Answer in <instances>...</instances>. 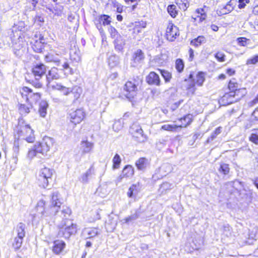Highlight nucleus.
Wrapping results in <instances>:
<instances>
[{"mask_svg":"<svg viewBox=\"0 0 258 258\" xmlns=\"http://www.w3.org/2000/svg\"><path fill=\"white\" fill-rule=\"evenodd\" d=\"M221 130L222 127L221 126L216 128L212 135V137L213 138H215L218 135L220 134L221 133Z\"/></svg>","mask_w":258,"mask_h":258,"instance_id":"5fc2aeb1","label":"nucleus"},{"mask_svg":"<svg viewBox=\"0 0 258 258\" xmlns=\"http://www.w3.org/2000/svg\"><path fill=\"white\" fill-rule=\"evenodd\" d=\"M256 232H253V231H251L250 232H249L248 233V238L254 240H256Z\"/></svg>","mask_w":258,"mask_h":258,"instance_id":"bf43d9fd","label":"nucleus"},{"mask_svg":"<svg viewBox=\"0 0 258 258\" xmlns=\"http://www.w3.org/2000/svg\"><path fill=\"white\" fill-rule=\"evenodd\" d=\"M179 128L177 124H166L161 126V130L167 132H175Z\"/></svg>","mask_w":258,"mask_h":258,"instance_id":"e433bc0d","label":"nucleus"},{"mask_svg":"<svg viewBox=\"0 0 258 258\" xmlns=\"http://www.w3.org/2000/svg\"><path fill=\"white\" fill-rule=\"evenodd\" d=\"M53 173L52 169L44 167L40 170L37 177V183L41 188H45L53 180Z\"/></svg>","mask_w":258,"mask_h":258,"instance_id":"6e6552de","label":"nucleus"},{"mask_svg":"<svg viewBox=\"0 0 258 258\" xmlns=\"http://www.w3.org/2000/svg\"><path fill=\"white\" fill-rule=\"evenodd\" d=\"M78 229V226L75 223H72L67 226L62 225L58 226V235L65 239H69L71 236L75 235Z\"/></svg>","mask_w":258,"mask_h":258,"instance_id":"f8f14e48","label":"nucleus"},{"mask_svg":"<svg viewBox=\"0 0 258 258\" xmlns=\"http://www.w3.org/2000/svg\"><path fill=\"white\" fill-rule=\"evenodd\" d=\"M111 5L113 8L116 9L117 13H121L123 11V6L116 1H111Z\"/></svg>","mask_w":258,"mask_h":258,"instance_id":"37998d69","label":"nucleus"},{"mask_svg":"<svg viewBox=\"0 0 258 258\" xmlns=\"http://www.w3.org/2000/svg\"><path fill=\"white\" fill-rule=\"evenodd\" d=\"M179 128H186L190 125L194 120V115L192 113H187L177 119Z\"/></svg>","mask_w":258,"mask_h":258,"instance_id":"f3484780","label":"nucleus"},{"mask_svg":"<svg viewBox=\"0 0 258 258\" xmlns=\"http://www.w3.org/2000/svg\"><path fill=\"white\" fill-rule=\"evenodd\" d=\"M93 147L94 144L87 140H82L81 142V153L83 155L90 153L92 151Z\"/></svg>","mask_w":258,"mask_h":258,"instance_id":"b1692460","label":"nucleus"},{"mask_svg":"<svg viewBox=\"0 0 258 258\" xmlns=\"http://www.w3.org/2000/svg\"><path fill=\"white\" fill-rule=\"evenodd\" d=\"M149 164V160L145 157L139 158L135 162V166L138 170L143 171L146 169Z\"/></svg>","mask_w":258,"mask_h":258,"instance_id":"393cba45","label":"nucleus"},{"mask_svg":"<svg viewBox=\"0 0 258 258\" xmlns=\"http://www.w3.org/2000/svg\"><path fill=\"white\" fill-rule=\"evenodd\" d=\"M62 69L63 70L65 71L66 70H67L68 69H70V74L72 75L74 73V71L72 69L70 68L69 64L68 62H64L62 66Z\"/></svg>","mask_w":258,"mask_h":258,"instance_id":"4d7b16f0","label":"nucleus"},{"mask_svg":"<svg viewBox=\"0 0 258 258\" xmlns=\"http://www.w3.org/2000/svg\"><path fill=\"white\" fill-rule=\"evenodd\" d=\"M249 3V0H238V8L240 9L245 7L247 4Z\"/></svg>","mask_w":258,"mask_h":258,"instance_id":"603ef678","label":"nucleus"},{"mask_svg":"<svg viewBox=\"0 0 258 258\" xmlns=\"http://www.w3.org/2000/svg\"><path fill=\"white\" fill-rule=\"evenodd\" d=\"M86 117V112L83 107L71 109L68 113L67 116V119L74 126L80 124Z\"/></svg>","mask_w":258,"mask_h":258,"instance_id":"0eeeda50","label":"nucleus"},{"mask_svg":"<svg viewBox=\"0 0 258 258\" xmlns=\"http://www.w3.org/2000/svg\"><path fill=\"white\" fill-rule=\"evenodd\" d=\"M175 3L183 11H185L189 6L188 0H175Z\"/></svg>","mask_w":258,"mask_h":258,"instance_id":"58836bf2","label":"nucleus"},{"mask_svg":"<svg viewBox=\"0 0 258 258\" xmlns=\"http://www.w3.org/2000/svg\"><path fill=\"white\" fill-rule=\"evenodd\" d=\"M28 82L36 89H40L43 87V84L41 82L38 81L35 82L33 81H28Z\"/></svg>","mask_w":258,"mask_h":258,"instance_id":"8fccbe9b","label":"nucleus"},{"mask_svg":"<svg viewBox=\"0 0 258 258\" xmlns=\"http://www.w3.org/2000/svg\"><path fill=\"white\" fill-rule=\"evenodd\" d=\"M226 78V76L223 73L219 74L217 77V79L219 80H224Z\"/></svg>","mask_w":258,"mask_h":258,"instance_id":"052dcab7","label":"nucleus"},{"mask_svg":"<svg viewBox=\"0 0 258 258\" xmlns=\"http://www.w3.org/2000/svg\"><path fill=\"white\" fill-rule=\"evenodd\" d=\"M226 86L228 91L218 99L220 105L227 106L236 103L245 97L247 94L246 88L243 87L236 78H231L227 81Z\"/></svg>","mask_w":258,"mask_h":258,"instance_id":"f257e3e1","label":"nucleus"},{"mask_svg":"<svg viewBox=\"0 0 258 258\" xmlns=\"http://www.w3.org/2000/svg\"><path fill=\"white\" fill-rule=\"evenodd\" d=\"M252 116L254 120L258 121V106L254 110Z\"/></svg>","mask_w":258,"mask_h":258,"instance_id":"13d9d810","label":"nucleus"},{"mask_svg":"<svg viewBox=\"0 0 258 258\" xmlns=\"http://www.w3.org/2000/svg\"><path fill=\"white\" fill-rule=\"evenodd\" d=\"M180 35L178 27L175 25L172 21H168L166 24L164 37L169 41L172 42Z\"/></svg>","mask_w":258,"mask_h":258,"instance_id":"9d476101","label":"nucleus"},{"mask_svg":"<svg viewBox=\"0 0 258 258\" xmlns=\"http://www.w3.org/2000/svg\"><path fill=\"white\" fill-rule=\"evenodd\" d=\"M18 92L21 98L26 103H29L30 104H37L42 99L41 93L34 92L31 88L28 86L20 87Z\"/></svg>","mask_w":258,"mask_h":258,"instance_id":"423d86ee","label":"nucleus"},{"mask_svg":"<svg viewBox=\"0 0 258 258\" xmlns=\"http://www.w3.org/2000/svg\"><path fill=\"white\" fill-rule=\"evenodd\" d=\"M14 132L18 137H23L27 143H33L36 140L34 131L22 117L18 119Z\"/></svg>","mask_w":258,"mask_h":258,"instance_id":"7ed1b4c3","label":"nucleus"},{"mask_svg":"<svg viewBox=\"0 0 258 258\" xmlns=\"http://www.w3.org/2000/svg\"><path fill=\"white\" fill-rule=\"evenodd\" d=\"M236 41L239 46L245 47L249 43V39L245 37H239Z\"/></svg>","mask_w":258,"mask_h":258,"instance_id":"a18cd8bd","label":"nucleus"},{"mask_svg":"<svg viewBox=\"0 0 258 258\" xmlns=\"http://www.w3.org/2000/svg\"><path fill=\"white\" fill-rule=\"evenodd\" d=\"M25 225L20 222L16 227L17 236L14 239L12 246L15 250H18L22 246L23 238L25 236Z\"/></svg>","mask_w":258,"mask_h":258,"instance_id":"9b49d317","label":"nucleus"},{"mask_svg":"<svg viewBox=\"0 0 258 258\" xmlns=\"http://www.w3.org/2000/svg\"><path fill=\"white\" fill-rule=\"evenodd\" d=\"M225 73L228 77H231L236 74V71L233 68H229L226 69Z\"/></svg>","mask_w":258,"mask_h":258,"instance_id":"864d4df0","label":"nucleus"},{"mask_svg":"<svg viewBox=\"0 0 258 258\" xmlns=\"http://www.w3.org/2000/svg\"><path fill=\"white\" fill-rule=\"evenodd\" d=\"M158 71L160 73L161 76L164 79L165 82L168 83L170 81L172 78V74L171 73L166 70L160 69H158Z\"/></svg>","mask_w":258,"mask_h":258,"instance_id":"4c0bfd02","label":"nucleus"},{"mask_svg":"<svg viewBox=\"0 0 258 258\" xmlns=\"http://www.w3.org/2000/svg\"><path fill=\"white\" fill-rule=\"evenodd\" d=\"M34 104H30L29 103H24L23 100H18L17 105L18 110L21 116H25L29 114Z\"/></svg>","mask_w":258,"mask_h":258,"instance_id":"412c9836","label":"nucleus"},{"mask_svg":"<svg viewBox=\"0 0 258 258\" xmlns=\"http://www.w3.org/2000/svg\"><path fill=\"white\" fill-rule=\"evenodd\" d=\"M183 99H180L173 103H172L171 105V109L172 110L174 111L175 110H176V109H177L179 106H180V105L183 103Z\"/></svg>","mask_w":258,"mask_h":258,"instance_id":"3c124183","label":"nucleus"},{"mask_svg":"<svg viewBox=\"0 0 258 258\" xmlns=\"http://www.w3.org/2000/svg\"><path fill=\"white\" fill-rule=\"evenodd\" d=\"M195 75L194 72H190L188 76V80H190L192 82L188 85L186 87V95L188 97L192 96L196 94L197 90L196 86L201 87L203 85L205 81V73L203 72H198L196 74V79L194 80V77Z\"/></svg>","mask_w":258,"mask_h":258,"instance_id":"39448f33","label":"nucleus"},{"mask_svg":"<svg viewBox=\"0 0 258 258\" xmlns=\"http://www.w3.org/2000/svg\"><path fill=\"white\" fill-rule=\"evenodd\" d=\"M31 47L36 52H42L44 46V38L43 35L40 33H36L33 40L31 42Z\"/></svg>","mask_w":258,"mask_h":258,"instance_id":"ddd939ff","label":"nucleus"},{"mask_svg":"<svg viewBox=\"0 0 258 258\" xmlns=\"http://www.w3.org/2000/svg\"><path fill=\"white\" fill-rule=\"evenodd\" d=\"M214 57L219 62H223L226 60V55L221 51H217L214 54Z\"/></svg>","mask_w":258,"mask_h":258,"instance_id":"79ce46f5","label":"nucleus"},{"mask_svg":"<svg viewBox=\"0 0 258 258\" xmlns=\"http://www.w3.org/2000/svg\"><path fill=\"white\" fill-rule=\"evenodd\" d=\"M144 58V53L143 51L140 50H137L134 54V59L135 60H141Z\"/></svg>","mask_w":258,"mask_h":258,"instance_id":"de8ad7c7","label":"nucleus"},{"mask_svg":"<svg viewBox=\"0 0 258 258\" xmlns=\"http://www.w3.org/2000/svg\"><path fill=\"white\" fill-rule=\"evenodd\" d=\"M53 245L51 248L52 252L56 255L61 254L66 247V242L60 239H56L53 241Z\"/></svg>","mask_w":258,"mask_h":258,"instance_id":"6ab92c4d","label":"nucleus"},{"mask_svg":"<svg viewBox=\"0 0 258 258\" xmlns=\"http://www.w3.org/2000/svg\"><path fill=\"white\" fill-rule=\"evenodd\" d=\"M252 102L254 104L258 103V93L255 97L253 99Z\"/></svg>","mask_w":258,"mask_h":258,"instance_id":"774afa93","label":"nucleus"},{"mask_svg":"<svg viewBox=\"0 0 258 258\" xmlns=\"http://www.w3.org/2000/svg\"><path fill=\"white\" fill-rule=\"evenodd\" d=\"M135 174V169L132 165H126L122 169L121 174L118 176V181H121L123 179H128L132 177Z\"/></svg>","mask_w":258,"mask_h":258,"instance_id":"a211bd4d","label":"nucleus"},{"mask_svg":"<svg viewBox=\"0 0 258 258\" xmlns=\"http://www.w3.org/2000/svg\"><path fill=\"white\" fill-rule=\"evenodd\" d=\"M110 37L114 39V43H117L120 40H122V37L116 29L113 26H110L108 29Z\"/></svg>","mask_w":258,"mask_h":258,"instance_id":"cd10ccee","label":"nucleus"},{"mask_svg":"<svg viewBox=\"0 0 258 258\" xmlns=\"http://www.w3.org/2000/svg\"><path fill=\"white\" fill-rule=\"evenodd\" d=\"M61 209V213L63 217L70 216L72 213L70 208L67 206L63 205Z\"/></svg>","mask_w":258,"mask_h":258,"instance_id":"49530a36","label":"nucleus"},{"mask_svg":"<svg viewBox=\"0 0 258 258\" xmlns=\"http://www.w3.org/2000/svg\"><path fill=\"white\" fill-rule=\"evenodd\" d=\"M90 171H89V172L87 171V172H86L85 174H83V175L82 176L83 179L85 181H87L88 177L90 175Z\"/></svg>","mask_w":258,"mask_h":258,"instance_id":"680f3d73","label":"nucleus"},{"mask_svg":"<svg viewBox=\"0 0 258 258\" xmlns=\"http://www.w3.org/2000/svg\"><path fill=\"white\" fill-rule=\"evenodd\" d=\"M206 41V37L203 35H200L192 39L190 41V44L195 46L198 47L201 45L203 43Z\"/></svg>","mask_w":258,"mask_h":258,"instance_id":"2f4dec72","label":"nucleus"},{"mask_svg":"<svg viewBox=\"0 0 258 258\" xmlns=\"http://www.w3.org/2000/svg\"><path fill=\"white\" fill-rule=\"evenodd\" d=\"M211 28L213 31L217 32L219 30V27L215 24H212L211 25Z\"/></svg>","mask_w":258,"mask_h":258,"instance_id":"e2e57ef3","label":"nucleus"},{"mask_svg":"<svg viewBox=\"0 0 258 258\" xmlns=\"http://www.w3.org/2000/svg\"><path fill=\"white\" fill-rule=\"evenodd\" d=\"M252 131L248 137V140L254 145H258V128H253Z\"/></svg>","mask_w":258,"mask_h":258,"instance_id":"72a5a7b5","label":"nucleus"},{"mask_svg":"<svg viewBox=\"0 0 258 258\" xmlns=\"http://www.w3.org/2000/svg\"><path fill=\"white\" fill-rule=\"evenodd\" d=\"M70 59L72 63L79 62L81 60L80 55L75 51L70 53Z\"/></svg>","mask_w":258,"mask_h":258,"instance_id":"c03bdc74","label":"nucleus"},{"mask_svg":"<svg viewBox=\"0 0 258 258\" xmlns=\"http://www.w3.org/2000/svg\"><path fill=\"white\" fill-rule=\"evenodd\" d=\"M39 102L38 112L41 117H44L47 113V109L48 108V104L45 100H41Z\"/></svg>","mask_w":258,"mask_h":258,"instance_id":"c85d7f7f","label":"nucleus"},{"mask_svg":"<svg viewBox=\"0 0 258 258\" xmlns=\"http://www.w3.org/2000/svg\"><path fill=\"white\" fill-rule=\"evenodd\" d=\"M63 206V203L61 202L59 195L57 192L53 193L51 196L50 204L49 210L51 213L53 214H57Z\"/></svg>","mask_w":258,"mask_h":258,"instance_id":"4468645a","label":"nucleus"},{"mask_svg":"<svg viewBox=\"0 0 258 258\" xmlns=\"http://www.w3.org/2000/svg\"><path fill=\"white\" fill-rule=\"evenodd\" d=\"M116 20L119 22H121L123 20V17L121 15H117L116 16Z\"/></svg>","mask_w":258,"mask_h":258,"instance_id":"338daca9","label":"nucleus"},{"mask_svg":"<svg viewBox=\"0 0 258 258\" xmlns=\"http://www.w3.org/2000/svg\"><path fill=\"white\" fill-rule=\"evenodd\" d=\"M145 21H137L130 24L129 31L131 32V37L134 39L140 40L144 36L143 30L147 27Z\"/></svg>","mask_w":258,"mask_h":258,"instance_id":"1a4fd4ad","label":"nucleus"},{"mask_svg":"<svg viewBox=\"0 0 258 258\" xmlns=\"http://www.w3.org/2000/svg\"><path fill=\"white\" fill-rule=\"evenodd\" d=\"M258 62V55H255L246 60V64L247 65L255 64Z\"/></svg>","mask_w":258,"mask_h":258,"instance_id":"09e8293b","label":"nucleus"},{"mask_svg":"<svg viewBox=\"0 0 258 258\" xmlns=\"http://www.w3.org/2000/svg\"><path fill=\"white\" fill-rule=\"evenodd\" d=\"M253 183L255 185V186L257 188V189H258V177L255 178L253 180Z\"/></svg>","mask_w":258,"mask_h":258,"instance_id":"69168bd1","label":"nucleus"},{"mask_svg":"<svg viewBox=\"0 0 258 258\" xmlns=\"http://www.w3.org/2000/svg\"><path fill=\"white\" fill-rule=\"evenodd\" d=\"M125 3L129 5L127 8L131 12L134 11L137 8L141 0H123Z\"/></svg>","mask_w":258,"mask_h":258,"instance_id":"7c9ffc66","label":"nucleus"},{"mask_svg":"<svg viewBox=\"0 0 258 258\" xmlns=\"http://www.w3.org/2000/svg\"><path fill=\"white\" fill-rule=\"evenodd\" d=\"M95 25L98 27L110 25L111 23V18L108 15L102 14L96 17L94 20Z\"/></svg>","mask_w":258,"mask_h":258,"instance_id":"aec40b11","label":"nucleus"},{"mask_svg":"<svg viewBox=\"0 0 258 258\" xmlns=\"http://www.w3.org/2000/svg\"><path fill=\"white\" fill-rule=\"evenodd\" d=\"M146 82L150 85L160 86L161 80L159 75L154 72H150L146 78Z\"/></svg>","mask_w":258,"mask_h":258,"instance_id":"5701e85b","label":"nucleus"},{"mask_svg":"<svg viewBox=\"0 0 258 258\" xmlns=\"http://www.w3.org/2000/svg\"><path fill=\"white\" fill-rule=\"evenodd\" d=\"M196 16L193 18L195 21L202 22L204 21L207 17V14L203 8L197 9L195 12Z\"/></svg>","mask_w":258,"mask_h":258,"instance_id":"a878e982","label":"nucleus"},{"mask_svg":"<svg viewBox=\"0 0 258 258\" xmlns=\"http://www.w3.org/2000/svg\"><path fill=\"white\" fill-rule=\"evenodd\" d=\"M233 9L232 0H230L221 9V13L223 15L227 14L230 13Z\"/></svg>","mask_w":258,"mask_h":258,"instance_id":"c9c22d12","label":"nucleus"},{"mask_svg":"<svg viewBox=\"0 0 258 258\" xmlns=\"http://www.w3.org/2000/svg\"><path fill=\"white\" fill-rule=\"evenodd\" d=\"M188 53H189V58H188V61H192L194 59V50L190 48L188 49Z\"/></svg>","mask_w":258,"mask_h":258,"instance_id":"6e6d98bb","label":"nucleus"},{"mask_svg":"<svg viewBox=\"0 0 258 258\" xmlns=\"http://www.w3.org/2000/svg\"><path fill=\"white\" fill-rule=\"evenodd\" d=\"M31 3L34 8L36 7L37 4H39L38 0H31Z\"/></svg>","mask_w":258,"mask_h":258,"instance_id":"0e129e2a","label":"nucleus"},{"mask_svg":"<svg viewBox=\"0 0 258 258\" xmlns=\"http://www.w3.org/2000/svg\"><path fill=\"white\" fill-rule=\"evenodd\" d=\"M59 70L56 67H52L48 72L46 76L47 85L51 88V82L54 80H57L60 78Z\"/></svg>","mask_w":258,"mask_h":258,"instance_id":"4be33fe9","label":"nucleus"},{"mask_svg":"<svg viewBox=\"0 0 258 258\" xmlns=\"http://www.w3.org/2000/svg\"><path fill=\"white\" fill-rule=\"evenodd\" d=\"M52 90L54 91H59L61 95L64 96L69 95L71 93L75 94V97L76 98H78L80 96L81 90L77 89L75 92H73L72 90H71L69 88L63 86L60 83H56L51 86Z\"/></svg>","mask_w":258,"mask_h":258,"instance_id":"2eb2a0df","label":"nucleus"},{"mask_svg":"<svg viewBox=\"0 0 258 258\" xmlns=\"http://www.w3.org/2000/svg\"><path fill=\"white\" fill-rule=\"evenodd\" d=\"M167 12L173 18H175L178 14V11L176 10L174 5H170L167 7Z\"/></svg>","mask_w":258,"mask_h":258,"instance_id":"a19ab883","label":"nucleus"},{"mask_svg":"<svg viewBox=\"0 0 258 258\" xmlns=\"http://www.w3.org/2000/svg\"><path fill=\"white\" fill-rule=\"evenodd\" d=\"M53 140L48 137H44L41 141L37 142L27 153V157L32 159L35 157L38 153L42 155L46 154L54 145Z\"/></svg>","mask_w":258,"mask_h":258,"instance_id":"f03ea898","label":"nucleus"},{"mask_svg":"<svg viewBox=\"0 0 258 258\" xmlns=\"http://www.w3.org/2000/svg\"><path fill=\"white\" fill-rule=\"evenodd\" d=\"M31 71L36 79H40L46 75L47 67L43 63H39L33 65Z\"/></svg>","mask_w":258,"mask_h":258,"instance_id":"dca6fc26","label":"nucleus"},{"mask_svg":"<svg viewBox=\"0 0 258 258\" xmlns=\"http://www.w3.org/2000/svg\"><path fill=\"white\" fill-rule=\"evenodd\" d=\"M140 183L132 184L128 188L127 192V196L130 198L134 197L140 191Z\"/></svg>","mask_w":258,"mask_h":258,"instance_id":"bb28decb","label":"nucleus"},{"mask_svg":"<svg viewBox=\"0 0 258 258\" xmlns=\"http://www.w3.org/2000/svg\"><path fill=\"white\" fill-rule=\"evenodd\" d=\"M219 171L223 175H227L230 172L229 165L227 163H222L220 165Z\"/></svg>","mask_w":258,"mask_h":258,"instance_id":"ea45409f","label":"nucleus"},{"mask_svg":"<svg viewBox=\"0 0 258 258\" xmlns=\"http://www.w3.org/2000/svg\"><path fill=\"white\" fill-rule=\"evenodd\" d=\"M121 159L118 154H115L112 158V168L113 170L118 169L120 167Z\"/></svg>","mask_w":258,"mask_h":258,"instance_id":"473e14b6","label":"nucleus"},{"mask_svg":"<svg viewBox=\"0 0 258 258\" xmlns=\"http://www.w3.org/2000/svg\"><path fill=\"white\" fill-rule=\"evenodd\" d=\"M142 83L143 80L138 76L131 78L126 81L123 87L125 97L130 100L135 99L139 93L140 88Z\"/></svg>","mask_w":258,"mask_h":258,"instance_id":"20e7f679","label":"nucleus"},{"mask_svg":"<svg viewBox=\"0 0 258 258\" xmlns=\"http://www.w3.org/2000/svg\"><path fill=\"white\" fill-rule=\"evenodd\" d=\"M34 24L42 26L44 22V16L43 14H37L33 19Z\"/></svg>","mask_w":258,"mask_h":258,"instance_id":"f704fd0d","label":"nucleus"},{"mask_svg":"<svg viewBox=\"0 0 258 258\" xmlns=\"http://www.w3.org/2000/svg\"><path fill=\"white\" fill-rule=\"evenodd\" d=\"M174 67L178 74L183 73L185 64L183 60L181 58H177L175 60Z\"/></svg>","mask_w":258,"mask_h":258,"instance_id":"c756f323","label":"nucleus"}]
</instances>
